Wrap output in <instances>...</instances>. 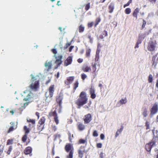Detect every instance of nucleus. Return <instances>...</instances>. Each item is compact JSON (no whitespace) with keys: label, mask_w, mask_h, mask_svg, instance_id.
Wrapping results in <instances>:
<instances>
[{"label":"nucleus","mask_w":158,"mask_h":158,"mask_svg":"<svg viewBox=\"0 0 158 158\" xmlns=\"http://www.w3.org/2000/svg\"><path fill=\"white\" fill-rule=\"evenodd\" d=\"M86 93L84 91L81 92L79 96L78 99L75 102L76 104L80 108L81 106L86 104L87 102Z\"/></svg>","instance_id":"f257e3e1"},{"label":"nucleus","mask_w":158,"mask_h":158,"mask_svg":"<svg viewBox=\"0 0 158 158\" xmlns=\"http://www.w3.org/2000/svg\"><path fill=\"white\" fill-rule=\"evenodd\" d=\"M58 106L57 105L56 106V109L53 111H51L49 113L48 115L49 117H51L53 116L54 120L56 124L57 125L59 124V120L58 119V116L56 112H58Z\"/></svg>","instance_id":"f03ea898"},{"label":"nucleus","mask_w":158,"mask_h":158,"mask_svg":"<svg viewBox=\"0 0 158 158\" xmlns=\"http://www.w3.org/2000/svg\"><path fill=\"white\" fill-rule=\"evenodd\" d=\"M55 89V85H51L49 87L48 89V91L49 92V95L48 96L47 95V94H45V95L46 96V102H47L48 103L50 102V101L48 100V98H51V99H52V97L53 96V93L54 92Z\"/></svg>","instance_id":"7ed1b4c3"},{"label":"nucleus","mask_w":158,"mask_h":158,"mask_svg":"<svg viewBox=\"0 0 158 158\" xmlns=\"http://www.w3.org/2000/svg\"><path fill=\"white\" fill-rule=\"evenodd\" d=\"M33 94L27 90L24 91L22 95L24 98L23 100L25 101H28L33 97Z\"/></svg>","instance_id":"20e7f679"},{"label":"nucleus","mask_w":158,"mask_h":158,"mask_svg":"<svg viewBox=\"0 0 158 158\" xmlns=\"http://www.w3.org/2000/svg\"><path fill=\"white\" fill-rule=\"evenodd\" d=\"M157 43L156 41H150L148 43L147 48L150 51H153L155 50Z\"/></svg>","instance_id":"39448f33"},{"label":"nucleus","mask_w":158,"mask_h":158,"mask_svg":"<svg viewBox=\"0 0 158 158\" xmlns=\"http://www.w3.org/2000/svg\"><path fill=\"white\" fill-rule=\"evenodd\" d=\"M156 141L155 139H153L151 141L146 144L145 148L148 152H150L152 148L156 143Z\"/></svg>","instance_id":"423d86ee"},{"label":"nucleus","mask_w":158,"mask_h":158,"mask_svg":"<svg viewBox=\"0 0 158 158\" xmlns=\"http://www.w3.org/2000/svg\"><path fill=\"white\" fill-rule=\"evenodd\" d=\"M63 97L61 95H59L56 98V101L59 105L58 106V112L60 113L61 112V109L62 108L61 104L62 101L63 100Z\"/></svg>","instance_id":"0eeeda50"},{"label":"nucleus","mask_w":158,"mask_h":158,"mask_svg":"<svg viewBox=\"0 0 158 158\" xmlns=\"http://www.w3.org/2000/svg\"><path fill=\"white\" fill-rule=\"evenodd\" d=\"M64 149L66 152H69V154L71 152H72V155L73 156L74 149L72 144L69 143L67 144L65 146Z\"/></svg>","instance_id":"6e6552de"},{"label":"nucleus","mask_w":158,"mask_h":158,"mask_svg":"<svg viewBox=\"0 0 158 158\" xmlns=\"http://www.w3.org/2000/svg\"><path fill=\"white\" fill-rule=\"evenodd\" d=\"M63 56L62 55H59L57 56H55V58L56 59V60L55 63L57 64V66L55 67V69H56L62 64V61L61 60Z\"/></svg>","instance_id":"1a4fd4ad"},{"label":"nucleus","mask_w":158,"mask_h":158,"mask_svg":"<svg viewBox=\"0 0 158 158\" xmlns=\"http://www.w3.org/2000/svg\"><path fill=\"white\" fill-rule=\"evenodd\" d=\"M39 86V82L38 81H35L34 83H32L29 86V87L32 90H37Z\"/></svg>","instance_id":"9d476101"},{"label":"nucleus","mask_w":158,"mask_h":158,"mask_svg":"<svg viewBox=\"0 0 158 158\" xmlns=\"http://www.w3.org/2000/svg\"><path fill=\"white\" fill-rule=\"evenodd\" d=\"M75 79L74 76H71L67 77L66 79L64 81V84L69 85L71 84Z\"/></svg>","instance_id":"9b49d317"},{"label":"nucleus","mask_w":158,"mask_h":158,"mask_svg":"<svg viewBox=\"0 0 158 158\" xmlns=\"http://www.w3.org/2000/svg\"><path fill=\"white\" fill-rule=\"evenodd\" d=\"M10 123L11 125V126L10 127L8 131H7V133H10L11 132L14 131L16 129L17 127V124L15 125L14 122H11Z\"/></svg>","instance_id":"f8f14e48"},{"label":"nucleus","mask_w":158,"mask_h":158,"mask_svg":"<svg viewBox=\"0 0 158 158\" xmlns=\"http://www.w3.org/2000/svg\"><path fill=\"white\" fill-rule=\"evenodd\" d=\"M85 118L84 119L85 123H89L92 120V117L90 114H88L85 116Z\"/></svg>","instance_id":"ddd939ff"},{"label":"nucleus","mask_w":158,"mask_h":158,"mask_svg":"<svg viewBox=\"0 0 158 158\" xmlns=\"http://www.w3.org/2000/svg\"><path fill=\"white\" fill-rule=\"evenodd\" d=\"M158 111V106L157 104H155L152 108L150 110V115H153L156 114Z\"/></svg>","instance_id":"4468645a"},{"label":"nucleus","mask_w":158,"mask_h":158,"mask_svg":"<svg viewBox=\"0 0 158 158\" xmlns=\"http://www.w3.org/2000/svg\"><path fill=\"white\" fill-rule=\"evenodd\" d=\"M72 62V57L71 56H69L67 59L64 61V65L67 66L68 65L70 64Z\"/></svg>","instance_id":"2eb2a0df"},{"label":"nucleus","mask_w":158,"mask_h":158,"mask_svg":"<svg viewBox=\"0 0 158 158\" xmlns=\"http://www.w3.org/2000/svg\"><path fill=\"white\" fill-rule=\"evenodd\" d=\"M44 65L46 68V71H49L52 68V61H46Z\"/></svg>","instance_id":"dca6fc26"},{"label":"nucleus","mask_w":158,"mask_h":158,"mask_svg":"<svg viewBox=\"0 0 158 158\" xmlns=\"http://www.w3.org/2000/svg\"><path fill=\"white\" fill-rule=\"evenodd\" d=\"M114 8V4L113 2H111L109 5L108 9L109 10L108 12L110 13H111L113 11Z\"/></svg>","instance_id":"f3484780"},{"label":"nucleus","mask_w":158,"mask_h":158,"mask_svg":"<svg viewBox=\"0 0 158 158\" xmlns=\"http://www.w3.org/2000/svg\"><path fill=\"white\" fill-rule=\"evenodd\" d=\"M142 114L143 117H146L148 115L147 108L145 106L143 107L142 109Z\"/></svg>","instance_id":"a211bd4d"},{"label":"nucleus","mask_w":158,"mask_h":158,"mask_svg":"<svg viewBox=\"0 0 158 158\" xmlns=\"http://www.w3.org/2000/svg\"><path fill=\"white\" fill-rule=\"evenodd\" d=\"M89 93L90 94V98L92 99H94L96 97V95L95 93V90L94 88H91L89 90Z\"/></svg>","instance_id":"6ab92c4d"},{"label":"nucleus","mask_w":158,"mask_h":158,"mask_svg":"<svg viewBox=\"0 0 158 158\" xmlns=\"http://www.w3.org/2000/svg\"><path fill=\"white\" fill-rule=\"evenodd\" d=\"M32 148L31 147H26L24 151V152L25 155L30 154L32 152Z\"/></svg>","instance_id":"aec40b11"},{"label":"nucleus","mask_w":158,"mask_h":158,"mask_svg":"<svg viewBox=\"0 0 158 158\" xmlns=\"http://www.w3.org/2000/svg\"><path fill=\"white\" fill-rule=\"evenodd\" d=\"M96 64H93L92 65V68L93 72H92V73L94 74V78H95L97 75V73L96 72Z\"/></svg>","instance_id":"412c9836"},{"label":"nucleus","mask_w":158,"mask_h":158,"mask_svg":"<svg viewBox=\"0 0 158 158\" xmlns=\"http://www.w3.org/2000/svg\"><path fill=\"white\" fill-rule=\"evenodd\" d=\"M139 11V9L138 8H136L134 11L132 15L133 17L135 18L136 19H137V15Z\"/></svg>","instance_id":"4be33fe9"},{"label":"nucleus","mask_w":158,"mask_h":158,"mask_svg":"<svg viewBox=\"0 0 158 158\" xmlns=\"http://www.w3.org/2000/svg\"><path fill=\"white\" fill-rule=\"evenodd\" d=\"M82 70L85 72H88L89 70H91V68L90 67L87 66H85L82 67Z\"/></svg>","instance_id":"5701e85b"},{"label":"nucleus","mask_w":158,"mask_h":158,"mask_svg":"<svg viewBox=\"0 0 158 158\" xmlns=\"http://www.w3.org/2000/svg\"><path fill=\"white\" fill-rule=\"evenodd\" d=\"M46 119L44 117H42L38 122V124L44 126Z\"/></svg>","instance_id":"b1692460"},{"label":"nucleus","mask_w":158,"mask_h":158,"mask_svg":"<svg viewBox=\"0 0 158 158\" xmlns=\"http://www.w3.org/2000/svg\"><path fill=\"white\" fill-rule=\"evenodd\" d=\"M123 129V125L121 126V127L119 129H118L117 130V132H116L115 135V137H117L119 134H120L121 132L122 131Z\"/></svg>","instance_id":"393cba45"},{"label":"nucleus","mask_w":158,"mask_h":158,"mask_svg":"<svg viewBox=\"0 0 158 158\" xmlns=\"http://www.w3.org/2000/svg\"><path fill=\"white\" fill-rule=\"evenodd\" d=\"M85 149L83 150H79L78 151L79 157L80 158H82L83 156V153L85 152Z\"/></svg>","instance_id":"a878e982"},{"label":"nucleus","mask_w":158,"mask_h":158,"mask_svg":"<svg viewBox=\"0 0 158 158\" xmlns=\"http://www.w3.org/2000/svg\"><path fill=\"white\" fill-rule=\"evenodd\" d=\"M77 127L79 131H82L85 128V125L81 123H79L78 124Z\"/></svg>","instance_id":"bb28decb"},{"label":"nucleus","mask_w":158,"mask_h":158,"mask_svg":"<svg viewBox=\"0 0 158 158\" xmlns=\"http://www.w3.org/2000/svg\"><path fill=\"white\" fill-rule=\"evenodd\" d=\"M44 126L38 124L37 125V129L38 131L40 132L44 128Z\"/></svg>","instance_id":"cd10ccee"},{"label":"nucleus","mask_w":158,"mask_h":158,"mask_svg":"<svg viewBox=\"0 0 158 158\" xmlns=\"http://www.w3.org/2000/svg\"><path fill=\"white\" fill-rule=\"evenodd\" d=\"M79 83L78 80H76L73 84V90H75L78 87Z\"/></svg>","instance_id":"c85d7f7f"},{"label":"nucleus","mask_w":158,"mask_h":158,"mask_svg":"<svg viewBox=\"0 0 158 158\" xmlns=\"http://www.w3.org/2000/svg\"><path fill=\"white\" fill-rule=\"evenodd\" d=\"M24 130L25 131V134L27 135L29 132L30 130L29 128H27V127L26 126L24 127Z\"/></svg>","instance_id":"c756f323"},{"label":"nucleus","mask_w":158,"mask_h":158,"mask_svg":"<svg viewBox=\"0 0 158 158\" xmlns=\"http://www.w3.org/2000/svg\"><path fill=\"white\" fill-rule=\"evenodd\" d=\"M79 31L80 33L83 32L84 30V27L81 25L79 27Z\"/></svg>","instance_id":"7c9ffc66"},{"label":"nucleus","mask_w":158,"mask_h":158,"mask_svg":"<svg viewBox=\"0 0 158 158\" xmlns=\"http://www.w3.org/2000/svg\"><path fill=\"white\" fill-rule=\"evenodd\" d=\"M157 56V55H155L154 56H153L152 58V61L153 62L152 63V65H154L155 66V64L156 63V62H155V60H156V59Z\"/></svg>","instance_id":"2f4dec72"},{"label":"nucleus","mask_w":158,"mask_h":158,"mask_svg":"<svg viewBox=\"0 0 158 158\" xmlns=\"http://www.w3.org/2000/svg\"><path fill=\"white\" fill-rule=\"evenodd\" d=\"M14 139H9L7 140L6 145H8L13 143Z\"/></svg>","instance_id":"473e14b6"},{"label":"nucleus","mask_w":158,"mask_h":158,"mask_svg":"<svg viewBox=\"0 0 158 158\" xmlns=\"http://www.w3.org/2000/svg\"><path fill=\"white\" fill-rule=\"evenodd\" d=\"M100 21L101 19L99 17L97 18L95 20V23L94 25V27H96L98 24L100 22Z\"/></svg>","instance_id":"72a5a7b5"},{"label":"nucleus","mask_w":158,"mask_h":158,"mask_svg":"<svg viewBox=\"0 0 158 158\" xmlns=\"http://www.w3.org/2000/svg\"><path fill=\"white\" fill-rule=\"evenodd\" d=\"M27 138V135L26 134H24V135L23 136L22 140L23 142H25Z\"/></svg>","instance_id":"f704fd0d"},{"label":"nucleus","mask_w":158,"mask_h":158,"mask_svg":"<svg viewBox=\"0 0 158 158\" xmlns=\"http://www.w3.org/2000/svg\"><path fill=\"white\" fill-rule=\"evenodd\" d=\"M127 102V98H126L124 99H122L120 101V102L122 104H125Z\"/></svg>","instance_id":"c9c22d12"},{"label":"nucleus","mask_w":158,"mask_h":158,"mask_svg":"<svg viewBox=\"0 0 158 158\" xmlns=\"http://www.w3.org/2000/svg\"><path fill=\"white\" fill-rule=\"evenodd\" d=\"M125 13L126 14H129L131 12V9L129 8H127L125 10Z\"/></svg>","instance_id":"e433bc0d"},{"label":"nucleus","mask_w":158,"mask_h":158,"mask_svg":"<svg viewBox=\"0 0 158 158\" xmlns=\"http://www.w3.org/2000/svg\"><path fill=\"white\" fill-rule=\"evenodd\" d=\"M90 8V3L87 4L85 6V10L86 11L88 10Z\"/></svg>","instance_id":"4c0bfd02"},{"label":"nucleus","mask_w":158,"mask_h":158,"mask_svg":"<svg viewBox=\"0 0 158 158\" xmlns=\"http://www.w3.org/2000/svg\"><path fill=\"white\" fill-rule=\"evenodd\" d=\"M68 135L69 136V140L70 141H71L72 138L73 137V134H71V133L69 132H68Z\"/></svg>","instance_id":"58836bf2"},{"label":"nucleus","mask_w":158,"mask_h":158,"mask_svg":"<svg viewBox=\"0 0 158 158\" xmlns=\"http://www.w3.org/2000/svg\"><path fill=\"white\" fill-rule=\"evenodd\" d=\"M27 121L28 122L31 123L32 124H35V119H27Z\"/></svg>","instance_id":"ea45409f"},{"label":"nucleus","mask_w":158,"mask_h":158,"mask_svg":"<svg viewBox=\"0 0 158 158\" xmlns=\"http://www.w3.org/2000/svg\"><path fill=\"white\" fill-rule=\"evenodd\" d=\"M91 50L90 49H87L86 52V55L87 57H89L90 55Z\"/></svg>","instance_id":"a19ab883"},{"label":"nucleus","mask_w":158,"mask_h":158,"mask_svg":"<svg viewBox=\"0 0 158 158\" xmlns=\"http://www.w3.org/2000/svg\"><path fill=\"white\" fill-rule=\"evenodd\" d=\"M143 24L142 26L141 30H143L145 27V25L146 24V22L144 19H143Z\"/></svg>","instance_id":"79ce46f5"},{"label":"nucleus","mask_w":158,"mask_h":158,"mask_svg":"<svg viewBox=\"0 0 158 158\" xmlns=\"http://www.w3.org/2000/svg\"><path fill=\"white\" fill-rule=\"evenodd\" d=\"M12 146H10L8 148V149L6 152L7 154L8 155H10V152L12 151Z\"/></svg>","instance_id":"37998d69"},{"label":"nucleus","mask_w":158,"mask_h":158,"mask_svg":"<svg viewBox=\"0 0 158 158\" xmlns=\"http://www.w3.org/2000/svg\"><path fill=\"white\" fill-rule=\"evenodd\" d=\"M72 41L67 43L65 46L64 47V49H66L71 44Z\"/></svg>","instance_id":"c03bdc74"},{"label":"nucleus","mask_w":158,"mask_h":158,"mask_svg":"<svg viewBox=\"0 0 158 158\" xmlns=\"http://www.w3.org/2000/svg\"><path fill=\"white\" fill-rule=\"evenodd\" d=\"M152 77L151 74H150L148 77V81L149 82L151 83L152 81Z\"/></svg>","instance_id":"a18cd8bd"},{"label":"nucleus","mask_w":158,"mask_h":158,"mask_svg":"<svg viewBox=\"0 0 158 158\" xmlns=\"http://www.w3.org/2000/svg\"><path fill=\"white\" fill-rule=\"evenodd\" d=\"M51 52L54 54H55L54 55V57H55V56H56V54H57V51L56 50V49H54V48H53V49H51Z\"/></svg>","instance_id":"49530a36"},{"label":"nucleus","mask_w":158,"mask_h":158,"mask_svg":"<svg viewBox=\"0 0 158 158\" xmlns=\"http://www.w3.org/2000/svg\"><path fill=\"white\" fill-rule=\"evenodd\" d=\"M100 47H99V45L98 44V48L96 52V54L99 55V54L100 51Z\"/></svg>","instance_id":"de8ad7c7"},{"label":"nucleus","mask_w":158,"mask_h":158,"mask_svg":"<svg viewBox=\"0 0 158 158\" xmlns=\"http://www.w3.org/2000/svg\"><path fill=\"white\" fill-rule=\"evenodd\" d=\"M132 0H129V1L126 4H124L123 6L124 8H125L126 7L129 6L130 4L132 2Z\"/></svg>","instance_id":"09e8293b"},{"label":"nucleus","mask_w":158,"mask_h":158,"mask_svg":"<svg viewBox=\"0 0 158 158\" xmlns=\"http://www.w3.org/2000/svg\"><path fill=\"white\" fill-rule=\"evenodd\" d=\"M86 142V140L83 139H80L79 141V143L80 144H84Z\"/></svg>","instance_id":"8fccbe9b"},{"label":"nucleus","mask_w":158,"mask_h":158,"mask_svg":"<svg viewBox=\"0 0 158 158\" xmlns=\"http://www.w3.org/2000/svg\"><path fill=\"white\" fill-rule=\"evenodd\" d=\"M87 77V75L84 73L81 74V78L83 80H84Z\"/></svg>","instance_id":"3c124183"},{"label":"nucleus","mask_w":158,"mask_h":158,"mask_svg":"<svg viewBox=\"0 0 158 158\" xmlns=\"http://www.w3.org/2000/svg\"><path fill=\"white\" fill-rule=\"evenodd\" d=\"M145 126L146 127V129L148 130L150 128L149 123L148 122L146 121L145 123Z\"/></svg>","instance_id":"603ef678"},{"label":"nucleus","mask_w":158,"mask_h":158,"mask_svg":"<svg viewBox=\"0 0 158 158\" xmlns=\"http://www.w3.org/2000/svg\"><path fill=\"white\" fill-rule=\"evenodd\" d=\"M98 135V134L96 131L94 130L93 131V136L94 137H97Z\"/></svg>","instance_id":"864d4df0"},{"label":"nucleus","mask_w":158,"mask_h":158,"mask_svg":"<svg viewBox=\"0 0 158 158\" xmlns=\"http://www.w3.org/2000/svg\"><path fill=\"white\" fill-rule=\"evenodd\" d=\"M142 42V39L141 36H139L138 37V40L137 43L140 44Z\"/></svg>","instance_id":"5fc2aeb1"},{"label":"nucleus","mask_w":158,"mask_h":158,"mask_svg":"<svg viewBox=\"0 0 158 158\" xmlns=\"http://www.w3.org/2000/svg\"><path fill=\"white\" fill-rule=\"evenodd\" d=\"M99 59V55L96 54L95 55V61H98Z\"/></svg>","instance_id":"6e6d98bb"},{"label":"nucleus","mask_w":158,"mask_h":158,"mask_svg":"<svg viewBox=\"0 0 158 158\" xmlns=\"http://www.w3.org/2000/svg\"><path fill=\"white\" fill-rule=\"evenodd\" d=\"M96 146L98 148H101L102 147V144L101 143H98L97 144Z\"/></svg>","instance_id":"4d7b16f0"},{"label":"nucleus","mask_w":158,"mask_h":158,"mask_svg":"<svg viewBox=\"0 0 158 158\" xmlns=\"http://www.w3.org/2000/svg\"><path fill=\"white\" fill-rule=\"evenodd\" d=\"M88 38L89 39V42L90 43L93 42V38H92L91 36L90 35H89L88 36Z\"/></svg>","instance_id":"13d9d810"},{"label":"nucleus","mask_w":158,"mask_h":158,"mask_svg":"<svg viewBox=\"0 0 158 158\" xmlns=\"http://www.w3.org/2000/svg\"><path fill=\"white\" fill-rule=\"evenodd\" d=\"M151 29H149L148 31H146L145 32V35H148L151 32Z\"/></svg>","instance_id":"bf43d9fd"},{"label":"nucleus","mask_w":158,"mask_h":158,"mask_svg":"<svg viewBox=\"0 0 158 158\" xmlns=\"http://www.w3.org/2000/svg\"><path fill=\"white\" fill-rule=\"evenodd\" d=\"M93 25V22H91L88 23V26L89 27H91Z\"/></svg>","instance_id":"052dcab7"},{"label":"nucleus","mask_w":158,"mask_h":158,"mask_svg":"<svg viewBox=\"0 0 158 158\" xmlns=\"http://www.w3.org/2000/svg\"><path fill=\"white\" fill-rule=\"evenodd\" d=\"M104 37H106L107 35V32L106 31L104 30L102 33V34Z\"/></svg>","instance_id":"680f3d73"},{"label":"nucleus","mask_w":158,"mask_h":158,"mask_svg":"<svg viewBox=\"0 0 158 158\" xmlns=\"http://www.w3.org/2000/svg\"><path fill=\"white\" fill-rule=\"evenodd\" d=\"M72 152H71L70 154H69V155L67 156V158H73V156L72 155Z\"/></svg>","instance_id":"e2e57ef3"},{"label":"nucleus","mask_w":158,"mask_h":158,"mask_svg":"<svg viewBox=\"0 0 158 158\" xmlns=\"http://www.w3.org/2000/svg\"><path fill=\"white\" fill-rule=\"evenodd\" d=\"M100 138L102 140H103L104 139L105 136L103 134H102L100 135Z\"/></svg>","instance_id":"0e129e2a"},{"label":"nucleus","mask_w":158,"mask_h":158,"mask_svg":"<svg viewBox=\"0 0 158 158\" xmlns=\"http://www.w3.org/2000/svg\"><path fill=\"white\" fill-rule=\"evenodd\" d=\"M51 77H50V78H49V79L47 81H46V82L45 83V84L46 85H48L49 83L51 81Z\"/></svg>","instance_id":"69168bd1"},{"label":"nucleus","mask_w":158,"mask_h":158,"mask_svg":"<svg viewBox=\"0 0 158 158\" xmlns=\"http://www.w3.org/2000/svg\"><path fill=\"white\" fill-rule=\"evenodd\" d=\"M100 158H104V153L101 152L100 154Z\"/></svg>","instance_id":"338daca9"},{"label":"nucleus","mask_w":158,"mask_h":158,"mask_svg":"<svg viewBox=\"0 0 158 158\" xmlns=\"http://www.w3.org/2000/svg\"><path fill=\"white\" fill-rule=\"evenodd\" d=\"M83 60L82 59L79 58L77 60V61L79 63H81L82 62Z\"/></svg>","instance_id":"774afa93"}]
</instances>
